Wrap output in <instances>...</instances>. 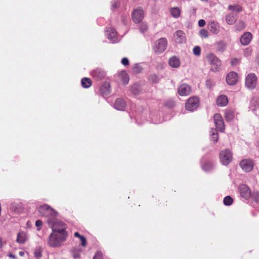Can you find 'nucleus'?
<instances>
[{"label": "nucleus", "instance_id": "f257e3e1", "mask_svg": "<svg viewBox=\"0 0 259 259\" xmlns=\"http://www.w3.org/2000/svg\"><path fill=\"white\" fill-rule=\"evenodd\" d=\"M66 231L60 233L52 231L48 239V243L51 247H59L62 245L67 237Z\"/></svg>", "mask_w": 259, "mask_h": 259}, {"label": "nucleus", "instance_id": "f03ea898", "mask_svg": "<svg viewBox=\"0 0 259 259\" xmlns=\"http://www.w3.org/2000/svg\"><path fill=\"white\" fill-rule=\"evenodd\" d=\"M47 223L52 231L58 232V233L63 231H66V225L62 221L59 220L55 217L53 218H49L47 221Z\"/></svg>", "mask_w": 259, "mask_h": 259}, {"label": "nucleus", "instance_id": "7ed1b4c3", "mask_svg": "<svg viewBox=\"0 0 259 259\" xmlns=\"http://www.w3.org/2000/svg\"><path fill=\"white\" fill-rule=\"evenodd\" d=\"M38 211L42 217L53 218L58 215V213L50 206L48 204H44L37 207Z\"/></svg>", "mask_w": 259, "mask_h": 259}, {"label": "nucleus", "instance_id": "20e7f679", "mask_svg": "<svg viewBox=\"0 0 259 259\" xmlns=\"http://www.w3.org/2000/svg\"><path fill=\"white\" fill-rule=\"evenodd\" d=\"M220 159L222 164L228 165L233 160L232 152L228 149L221 151L220 153Z\"/></svg>", "mask_w": 259, "mask_h": 259}, {"label": "nucleus", "instance_id": "39448f33", "mask_svg": "<svg viewBox=\"0 0 259 259\" xmlns=\"http://www.w3.org/2000/svg\"><path fill=\"white\" fill-rule=\"evenodd\" d=\"M167 45V40L165 38H160L156 40L153 46V50L157 53L163 52L166 48Z\"/></svg>", "mask_w": 259, "mask_h": 259}, {"label": "nucleus", "instance_id": "423d86ee", "mask_svg": "<svg viewBox=\"0 0 259 259\" xmlns=\"http://www.w3.org/2000/svg\"><path fill=\"white\" fill-rule=\"evenodd\" d=\"M208 59L212 65L211 70L214 72L219 71V67L221 65V62L220 60H219L217 56L212 54H209L208 56Z\"/></svg>", "mask_w": 259, "mask_h": 259}, {"label": "nucleus", "instance_id": "0eeeda50", "mask_svg": "<svg viewBox=\"0 0 259 259\" xmlns=\"http://www.w3.org/2000/svg\"><path fill=\"white\" fill-rule=\"evenodd\" d=\"M199 100L196 97L189 98L186 103V109L189 111H193L196 109L199 106Z\"/></svg>", "mask_w": 259, "mask_h": 259}, {"label": "nucleus", "instance_id": "6e6552de", "mask_svg": "<svg viewBox=\"0 0 259 259\" xmlns=\"http://www.w3.org/2000/svg\"><path fill=\"white\" fill-rule=\"evenodd\" d=\"M257 77L255 74L250 73L246 77L245 84L248 89H253L256 87Z\"/></svg>", "mask_w": 259, "mask_h": 259}, {"label": "nucleus", "instance_id": "1a4fd4ad", "mask_svg": "<svg viewBox=\"0 0 259 259\" xmlns=\"http://www.w3.org/2000/svg\"><path fill=\"white\" fill-rule=\"evenodd\" d=\"M214 123L217 128L221 132L225 130V124L223 119L220 114L216 113L213 116Z\"/></svg>", "mask_w": 259, "mask_h": 259}, {"label": "nucleus", "instance_id": "9d476101", "mask_svg": "<svg viewBox=\"0 0 259 259\" xmlns=\"http://www.w3.org/2000/svg\"><path fill=\"white\" fill-rule=\"evenodd\" d=\"M240 166L243 171L249 172L253 167V162L251 159H245L240 161Z\"/></svg>", "mask_w": 259, "mask_h": 259}, {"label": "nucleus", "instance_id": "9b49d317", "mask_svg": "<svg viewBox=\"0 0 259 259\" xmlns=\"http://www.w3.org/2000/svg\"><path fill=\"white\" fill-rule=\"evenodd\" d=\"M144 18V12L141 8L134 10L132 14L133 21L135 23H139L142 22Z\"/></svg>", "mask_w": 259, "mask_h": 259}, {"label": "nucleus", "instance_id": "f8f14e48", "mask_svg": "<svg viewBox=\"0 0 259 259\" xmlns=\"http://www.w3.org/2000/svg\"><path fill=\"white\" fill-rule=\"evenodd\" d=\"M239 190L240 196L245 200H247L251 196V192L249 187L244 184L239 186Z\"/></svg>", "mask_w": 259, "mask_h": 259}, {"label": "nucleus", "instance_id": "ddd939ff", "mask_svg": "<svg viewBox=\"0 0 259 259\" xmlns=\"http://www.w3.org/2000/svg\"><path fill=\"white\" fill-rule=\"evenodd\" d=\"M175 41L177 44H183L186 42L185 33L182 30H177L174 34Z\"/></svg>", "mask_w": 259, "mask_h": 259}, {"label": "nucleus", "instance_id": "4468645a", "mask_svg": "<svg viewBox=\"0 0 259 259\" xmlns=\"http://www.w3.org/2000/svg\"><path fill=\"white\" fill-rule=\"evenodd\" d=\"M178 94L181 96H187L190 94L191 88L186 83H183L178 88Z\"/></svg>", "mask_w": 259, "mask_h": 259}, {"label": "nucleus", "instance_id": "2eb2a0df", "mask_svg": "<svg viewBox=\"0 0 259 259\" xmlns=\"http://www.w3.org/2000/svg\"><path fill=\"white\" fill-rule=\"evenodd\" d=\"M92 76L97 80L103 79L105 76V72L101 68H97L91 72Z\"/></svg>", "mask_w": 259, "mask_h": 259}, {"label": "nucleus", "instance_id": "dca6fc26", "mask_svg": "<svg viewBox=\"0 0 259 259\" xmlns=\"http://www.w3.org/2000/svg\"><path fill=\"white\" fill-rule=\"evenodd\" d=\"M105 34L109 40L112 42L117 41V32L115 30L112 28H108L105 31Z\"/></svg>", "mask_w": 259, "mask_h": 259}, {"label": "nucleus", "instance_id": "f3484780", "mask_svg": "<svg viewBox=\"0 0 259 259\" xmlns=\"http://www.w3.org/2000/svg\"><path fill=\"white\" fill-rule=\"evenodd\" d=\"M28 239L27 232L21 231L17 233L16 241L19 244H24Z\"/></svg>", "mask_w": 259, "mask_h": 259}, {"label": "nucleus", "instance_id": "a211bd4d", "mask_svg": "<svg viewBox=\"0 0 259 259\" xmlns=\"http://www.w3.org/2000/svg\"><path fill=\"white\" fill-rule=\"evenodd\" d=\"M238 80V75L235 72H230L226 77V81L229 85L235 84Z\"/></svg>", "mask_w": 259, "mask_h": 259}, {"label": "nucleus", "instance_id": "6ab92c4d", "mask_svg": "<svg viewBox=\"0 0 259 259\" xmlns=\"http://www.w3.org/2000/svg\"><path fill=\"white\" fill-rule=\"evenodd\" d=\"M114 107L116 110L123 111L126 107V103L122 98H118L115 100Z\"/></svg>", "mask_w": 259, "mask_h": 259}, {"label": "nucleus", "instance_id": "aec40b11", "mask_svg": "<svg viewBox=\"0 0 259 259\" xmlns=\"http://www.w3.org/2000/svg\"><path fill=\"white\" fill-rule=\"evenodd\" d=\"M252 37L251 33L249 32H246L241 36L240 41L242 45L246 46L249 44L252 39Z\"/></svg>", "mask_w": 259, "mask_h": 259}, {"label": "nucleus", "instance_id": "412c9836", "mask_svg": "<svg viewBox=\"0 0 259 259\" xmlns=\"http://www.w3.org/2000/svg\"><path fill=\"white\" fill-rule=\"evenodd\" d=\"M208 28L210 31L214 34H217L220 32V25L218 22L214 21L209 23Z\"/></svg>", "mask_w": 259, "mask_h": 259}, {"label": "nucleus", "instance_id": "4be33fe9", "mask_svg": "<svg viewBox=\"0 0 259 259\" xmlns=\"http://www.w3.org/2000/svg\"><path fill=\"white\" fill-rule=\"evenodd\" d=\"M168 63L170 67L177 68L180 66L181 62L179 58L172 56L169 59Z\"/></svg>", "mask_w": 259, "mask_h": 259}, {"label": "nucleus", "instance_id": "5701e85b", "mask_svg": "<svg viewBox=\"0 0 259 259\" xmlns=\"http://www.w3.org/2000/svg\"><path fill=\"white\" fill-rule=\"evenodd\" d=\"M238 18L237 14H234L233 13H230L226 15V21L229 25H233L236 21Z\"/></svg>", "mask_w": 259, "mask_h": 259}, {"label": "nucleus", "instance_id": "b1692460", "mask_svg": "<svg viewBox=\"0 0 259 259\" xmlns=\"http://www.w3.org/2000/svg\"><path fill=\"white\" fill-rule=\"evenodd\" d=\"M100 92L103 96L108 95L110 93L109 84L106 83L102 85L100 89Z\"/></svg>", "mask_w": 259, "mask_h": 259}, {"label": "nucleus", "instance_id": "393cba45", "mask_svg": "<svg viewBox=\"0 0 259 259\" xmlns=\"http://www.w3.org/2000/svg\"><path fill=\"white\" fill-rule=\"evenodd\" d=\"M228 102V98L225 95L220 96L217 100V105L220 106H225L227 105Z\"/></svg>", "mask_w": 259, "mask_h": 259}, {"label": "nucleus", "instance_id": "a878e982", "mask_svg": "<svg viewBox=\"0 0 259 259\" xmlns=\"http://www.w3.org/2000/svg\"><path fill=\"white\" fill-rule=\"evenodd\" d=\"M201 165L202 169L206 171H209L211 170L213 167V164L212 162L207 161L206 162L201 161Z\"/></svg>", "mask_w": 259, "mask_h": 259}, {"label": "nucleus", "instance_id": "bb28decb", "mask_svg": "<svg viewBox=\"0 0 259 259\" xmlns=\"http://www.w3.org/2000/svg\"><path fill=\"white\" fill-rule=\"evenodd\" d=\"M169 11L171 16L175 18H179L181 13V10L177 7L171 8Z\"/></svg>", "mask_w": 259, "mask_h": 259}, {"label": "nucleus", "instance_id": "cd10ccee", "mask_svg": "<svg viewBox=\"0 0 259 259\" xmlns=\"http://www.w3.org/2000/svg\"><path fill=\"white\" fill-rule=\"evenodd\" d=\"M215 45L217 51L220 52H224L227 47L226 42L222 40L216 42Z\"/></svg>", "mask_w": 259, "mask_h": 259}, {"label": "nucleus", "instance_id": "c85d7f7f", "mask_svg": "<svg viewBox=\"0 0 259 259\" xmlns=\"http://www.w3.org/2000/svg\"><path fill=\"white\" fill-rule=\"evenodd\" d=\"M119 76L121 78L122 81L124 84L128 83L129 81V76L125 71H121L119 73Z\"/></svg>", "mask_w": 259, "mask_h": 259}, {"label": "nucleus", "instance_id": "c756f323", "mask_svg": "<svg viewBox=\"0 0 259 259\" xmlns=\"http://www.w3.org/2000/svg\"><path fill=\"white\" fill-rule=\"evenodd\" d=\"M81 85L84 88H89L92 85V82L90 78L84 77L81 80Z\"/></svg>", "mask_w": 259, "mask_h": 259}, {"label": "nucleus", "instance_id": "7c9ffc66", "mask_svg": "<svg viewBox=\"0 0 259 259\" xmlns=\"http://www.w3.org/2000/svg\"><path fill=\"white\" fill-rule=\"evenodd\" d=\"M81 249L79 247H74L71 250V253L73 257L74 258H78L80 257V254L81 252Z\"/></svg>", "mask_w": 259, "mask_h": 259}, {"label": "nucleus", "instance_id": "2f4dec72", "mask_svg": "<svg viewBox=\"0 0 259 259\" xmlns=\"http://www.w3.org/2000/svg\"><path fill=\"white\" fill-rule=\"evenodd\" d=\"M225 117L226 120L229 121H232L234 117L233 111L230 110H227L225 113Z\"/></svg>", "mask_w": 259, "mask_h": 259}, {"label": "nucleus", "instance_id": "473e14b6", "mask_svg": "<svg viewBox=\"0 0 259 259\" xmlns=\"http://www.w3.org/2000/svg\"><path fill=\"white\" fill-rule=\"evenodd\" d=\"M228 10L236 13H239L242 10V7L239 5H229Z\"/></svg>", "mask_w": 259, "mask_h": 259}, {"label": "nucleus", "instance_id": "72a5a7b5", "mask_svg": "<svg viewBox=\"0 0 259 259\" xmlns=\"http://www.w3.org/2000/svg\"><path fill=\"white\" fill-rule=\"evenodd\" d=\"M131 92L135 95H138L140 92V87L139 85L135 84L131 87Z\"/></svg>", "mask_w": 259, "mask_h": 259}, {"label": "nucleus", "instance_id": "f704fd0d", "mask_svg": "<svg viewBox=\"0 0 259 259\" xmlns=\"http://www.w3.org/2000/svg\"><path fill=\"white\" fill-rule=\"evenodd\" d=\"M211 137L212 140H213V141L214 143H216L218 141V134L217 132V131H216L215 129H213V128L211 129Z\"/></svg>", "mask_w": 259, "mask_h": 259}, {"label": "nucleus", "instance_id": "c9c22d12", "mask_svg": "<svg viewBox=\"0 0 259 259\" xmlns=\"http://www.w3.org/2000/svg\"><path fill=\"white\" fill-rule=\"evenodd\" d=\"M245 27V25L244 22H243V21H239L235 25V28L238 31H241L242 29H244Z\"/></svg>", "mask_w": 259, "mask_h": 259}, {"label": "nucleus", "instance_id": "e433bc0d", "mask_svg": "<svg viewBox=\"0 0 259 259\" xmlns=\"http://www.w3.org/2000/svg\"><path fill=\"white\" fill-rule=\"evenodd\" d=\"M233 201V199L230 196H227L224 198L223 202L225 205L229 206L232 204Z\"/></svg>", "mask_w": 259, "mask_h": 259}, {"label": "nucleus", "instance_id": "4c0bfd02", "mask_svg": "<svg viewBox=\"0 0 259 259\" xmlns=\"http://www.w3.org/2000/svg\"><path fill=\"white\" fill-rule=\"evenodd\" d=\"M215 85V82L211 79H207L206 81V86L207 88L211 89Z\"/></svg>", "mask_w": 259, "mask_h": 259}, {"label": "nucleus", "instance_id": "58836bf2", "mask_svg": "<svg viewBox=\"0 0 259 259\" xmlns=\"http://www.w3.org/2000/svg\"><path fill=\"white\" fill-rule=\"evenodd\" d=\"M193 54L197 56H199L201 54V49L199 46H195L193 49Z\"/></svg>", "mask_w": 259, "mask_h": 259}, {"label": "nucleus", "instance_id": "ea45409f", "mask_svg": "<svg viewBox=\"0 0 259 259\" xmlns=\"http://www.w3.org/2000/svg\"><path fill=\"white\" fill-rule=\"evenodd\" d=\"M148 29V26L146 23H143L141 24L140 27V31L141 33H145Z\"/></svg>", "mask_w": 259, "mask_h": 259}, {"label": "nucleus", "instance_id": "a19ab883", "mask_svg": "<svg viewBox=\"0 0 259 259\" xmlns=\"http://www.w3.org/2000/svg\"><path fill=\"white\" fill-rule=\"evenodd\" d=\"M119 6V2L118 0H113L111 2V8L112 10H114L117 8Z\"/></svg>", "mask_w": 259, "mask_h": 259}, {"label": "nucleus", "instance_id": "79ce46f5", "mask_svg": "<svg viewBox=\"0 0 259 259\" xmlns=\"http://www.w3.org/2000/svg\"><path fill=\"white\" fill-rule=\"evenodd\" d=\"M34 253V256L37 258H40L42 255L41 251L39 248L35 249Z\"/></svg>", "mask_w": 259, "mask_h": 259}, {"label": "nucleus", "instance_id": "37998d69", "mask_svg": "<svg viewBox=\"0 0 259 259\" xmlns=\"http://www.w3.org/2000/svg\"><path fill=\"white\" fill-rule=\"evenodd\" d=\"M199 34L201 37L207 38L208 36V32L205 29H201L199 31Z\"/></svg>", "mask_w": 259, "mask_h": 259}, {"label": "nucleus", "instance_id": "c03bdc74", "mask_svg": "<svg viewBox=\"0 0 259 259\" xmlns=\"http://www.w3.org/2000/svg\"><path fill=\"white\" fill-rule=\"evenodd\" d=\"M252 198L254 201L256 202H259V192H256L253 193L252 195Z\"/></svg>", "mask_w": 259, "mask_h": 259}, {"label": "nucleus", "instance_id": "a18cd8bd", "mask_svg": "<svg viewBox=\"0 0 259 259\" xmlns=\"http://www.w3.org/2000/svg\"><path fill=\"white\" fill-rule=\"evenodd\" d=\"M103 253L99 251H98L94 256L93 259H103Z\"/></svg>", "mask_w": 259, "mask_h": 259}, {"label": "nucleus", "instance_id": "49530a36", "mask_svg": "<svg viewBox=\"0 0 259 259\" xmlns=\"http://www.w3.org/2000/svg\"><path fill=\"white\" fill-rule=\"evenodd\" d=\"M42 225V222L41 220H38L35 222V226L37 227V230L38 231L40 230Z\"/></svg>", "mask_w": 259, "mask_h": 259}, {"label": "nucleus", "instance_id": "de8ad7c7", "mask_svg": "<svg viewBox=\"0 0 259 259\" xmlns=\"http://www.w3.org/2000/svg\"><path fill=\"white\" fill-rule=\"evenodd\" d=\"M79 239L81 241V245L83 246H85L87 245V240L85 237L81 235Z\"/></svg>", "mask_w": 259, "mask_h": 259}, {"label": "nucleus", "instance_id": "09e8293b", "mask_svg": "<svg viewBox=\"0 0 259 259\" xmlns=\"http://www.w3.org/2000/svg\"><path fill=\"white\" fill-rule=\"evenodd\" d=\"M142 70V67L138 64H136L135 66L134 67V70L136 72H140Z\"/></svg>", "mask_w": 259, "mask_h": 259}, {"label": "nucleus", "instance_id": "8fccbe9b", "mask_svg": "<svg viewBox=\"0 0 259 259\" xmlns=\"http://www.w3.org/2000/svg\"><path fill=\"white\" fill-rule=\"evenodd\" d=\"M121 62V63L124 66H127V65H128L129 64L128 59L127 58H125V57L122 58Z\"/></svg>", "mask_w": 259, "mask_h": 259}, {"label": "nucleus", "instance_id": "3c124183", "mask_svg": "<svg viewBox=\"0 0 259 259\" xmlns=\"http://www.w3.org/2000/svg\"><path fill=\"white\" fill-rule=\"evenodd\" d=\"M251 53V50L249 48H246L244 50V55L246 57H248L249 56H250Z\"/></svg>", "mask_w": 259, "mask_h": 259}, {"label": "nucleus", "instance_id": "603ef678", "mask_svg": "<svg viewBox=\"0 0 259 259\" xmlns=\"http://www.w3.org/2000/svg\"><path fill=\"white\" fill-rule=\"evenodd\" d=\"M205 24V21L203 19H201L198 21V25L200 27L204 26Z\"/></svg>", "mask_w": 259, "mask_h": 259}, {"label": "nucleus", "instance_id": "864d4df0", "mask_svg": "<svg viewBox=\"0 0 259 259\" xmlns=\"http://www.w3.org/2000/svg\"><path fill=\"white\" fill-rule=\"evenodd\" d=\"M7 242L4 241L3 242L2 240V238L0 237V248L2 249L3 248V245L5 244H6Z\"/></svg>", "mask_w": 259, "mask_h": 259}, {"label": "nucleus", "instance_id": "5fc2aeb1", "mask_svg": "<svg viewBox=\"0 0 259 259\" xmlns=\"http://www.w3.org/2000/svg\"><path fill=\"white\" fill-rule=\"evenodd\" d=\"M81 236V235H80L78 232H76L74 233V236L76 237H78V238H79Z\"/></svg>", "mask_w": 259, "mask_h": 259}, {"label": "nucleus", "instance_id": "6e6d98bb", "mask_svg": "<svg viewBox=\"0 0 259 259\" xmlns=\"http://www.w3.org/2000/svg\"><path fill=\"white\" fill-rule=\"evenodd\" d=\"M8 256H9V257H10L11 258H13V259H15V258H16V256H15V255L14 254H12V253H10V254L8 255Z\"/></svg>", "mask_w": 259, "mask_h": 259}, {"label": "nucleus", "instance_id": "4d7b16f0", "mask_svg": "<svg viewBox=\"0 0 259 259\" xmlns=\"http://www.w3.org/2000/svg\"><path fill=\"white\" fill-rule=\"evenodd\" d=\"M19 254L20 256H24V251H19Z\"/></svg>", "mask_w": 259, "mask_h": 259}, {"label": "nucleus", "instance_id": "13d9d810", "mask_svg": "<svg viewBox=\"0 0 259 259\" xmlns=\"http://www.w3.org/2000/svg\"><path fill=\"white\" fill-rule=\"evenodd\" d=\"M256 62L257 64L259 65V53L256 56Z\"/></svg>", "mask_w": 259, "mask_h": 259}, {"label": "nucleus", "instance_id": "bf43d9fd", "mask_svg": "<svg viewBox=\"0 0 259 259\" xmlns=\"http://www.w3.org/2000/svg\"><path fill=\"white\" fill-rule=\"evenodd\" d=\"M237 61V59H234V60H233L232 61V63L233 64L234 63L236 62Z\"/></svg>", "mask_w": 259, "mask_h": 259}, {"label": "nucleus", "instance_id": "052dcab7", "mask_svg": "<svg viewBox=\"0 0 259 259\" xmlns=\"http://www.w3.org/2000/svg\"><path fill=\"white\" fill-rule=\"evenodd\" d=\"M256 146L259 148V140L256 142Z\"/></svg>", "mask_w": 259, "mask_h": 259}, {"label": "nucleus", "instance_id": "680f3d73", "mask_svg": "<svg viewBox=\"0 0 259 259\" xmlns=\"http://www.w3.org/2000/svg\"><path fill=\"white\" fill-rule=\"evenodd\" d=\"M173 105H174V103H173V102H172L171 103V104H170V107H172V106H173Z\"/></svg>", "mask_w": 259, "mask_h": 259}, {"label": "nucleus", "instance_id": "e2e57ef3", "mask_svg": "<svg viewBox=\"0 0 259 259\" xmlns=\"http://www.w3.org/2000/svg\"><path fill=\"white\" fill-rule=\"evenodd\" d=\"M202 1H204V2H206L208 0H201Z\"/></svg>", "mask_w": 259, "mask_h": 259}]
</instances>
